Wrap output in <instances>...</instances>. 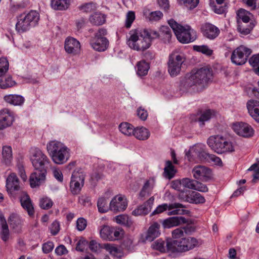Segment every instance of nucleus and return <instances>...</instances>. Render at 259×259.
<instances>
[{
	"label": "nucleus",
	"mask_w": 259,
	"mask_h": 259,
	"mask_svg": "<svg viewBox=\"0 0 259 259\" xmlns=\"http://www.w3.org/2000/svg\"><path fill=\"white\" fill-rule=\"evenodd\" d=\"M181 181L184 189H185L184 188H185L190 189H193V188H195V181L189 178H183L181 179Z\"/></svg>",
	"instance_id": "603ef678"
},
{
	"label": "nucleus",
	"mask_w": 259,
	"mask_h": 259,
	"mask_svg": "<svg viewBox=\"0 0 259 259\" xmlns=\"http://www.w3.org/2000/svg\"><path fill=\"white\" fill-rule=\"evenodd\" d=\"M251 53L252 51L250 48L241 45L233 51L231 60L233 64L236 65H242L246 62Z\"/></svg>",
	"instance_id": "9b49d317"
},
{
	"label": "nucleus",
	"mask_w": 259,
	"mask_h": 259,
	"mask_svg": "<svg viewBox=\"0 0 259 259\" xmlns=\"http://www.w3.org/2000/svg\"><path fill=\"white\" fill-rule=\"evenodd\" d=\"M4 99L7 103L14 106H21L24 102V98L19 95H8L4 97Z\"/></svg>",
	"instance_id": "7c9ffc66"
},
{
	"label": "nucleus",
	"mask_w": 259,
	"mask_h": 259,
	"mask_svg": "<svg viewBox=\"0 0 259 259\" xmlns=\"http://www.w3.org/2000/svg\"><path fill=\"white\" fill-rule=\"evenodd\" d=\"M30 159L35 169H48L47 157L39 149L32 150Z\"/></svg>",
	"instance_id": "f8f14e48"
},
{
	"label": "nucleus",
	"mask_w": 259,
	"mask_h": 259,
	"mask_svg": "<svg viewBox=\"0 0 259 259\" xmlns=\"http://www.w3.org/2000/svg\"><path fill=\"white\" fill-rule=\"evenodd\" d=\"M149 68V64L145 60H142L137 64V73L140 76H145L147 74Z\"/></svg>",
	"instance_id": "c9c22d12"
},
{
	"label": "nucleus",
	"mask_w": 259,
	"mask_h": 259,
	"mask_svg": "<svg viewBox=\"0 0 259 259\" xmlns=\"http://www.w3.org/2000/svg\"><path fill=\"white\" fill-rule=\"evenodd\" d=\"M195 179L203 181H207L211 177V172L210 169L205 166L197 165L192 171Z\"/></svg>",
	"instance_id": "a211bd4d"
},
{
	"label": "nucleus",
	"mask_w": 259,
	"mask_h": 259,
	"mask_svg": "<svg viewBox=\"0 0 259 259\" xmlns=\"http://www.w3.org/2000/svg\"><path fill=\"white\" fill-rule=\"evenodd\" d=\"M254 25L253 23H250L247 27L242 25L241 24H238V30L243 35L249 34L253 28Z\"/></svg>",
	"instance_id": "3c124183"
},
{
	"label": "nucleus",
	"mask_w": 259,
	"mask_h": 259,
	"mask_svg": "<svg viewBox=\"0 0 259 259\" xmlns=\"http://www.w3.org/2000/svg\"><path fill=\"white\" fill-rule=\"evenodd\" d=\"M9 66V62L6 58H0V77L5 74L8 71Z\"/></svg>",
	"instance_id": "de8ad7c7"
},
{
	"label": "nucleus",
	"mask_w": 259,
	"mask_h": 259,
	"mask_svg": "<svg viewBox=\"0 0 259 259\" xmlns=\"http://www.w3.org/2000/svg\"><path fill=\"white\" fill-rule=\"evenodd\" d=\"M180 193L178 195V198L183 201L188 202L189 200L191 192L185 189H183L179 191Z\"/></svg>",
	"instance_id": "864d4df0"
},
{
	"label": "nucleus",
	"mask_w": 259,
	"mask_h": 259,
	"mask_svg": "<svg viewBox=\"0 0 259 259\" xmlns=\"http://www.w3.org/2000/svg\"><path fill=\"white\" fill-rule=\"evenodd\" d=\"M135 19V14L133 11H129L126 14L125 26L130 28Z\"/></svg>",
	"instance_id": "4d7b16f0"
},
{
	"label": "nucleus",
	"mask_w": 259,
	"mask_h": 259,
	"mask_svg": "<svg viewBox=\"0 0 259 259\" xmlns=\"http://www.w3.org/2000/svg\"><path fill=\"white\" fill-rule=\"evenodd\" d=\"M47 169H35V171L31 174L29 178L30 185L31 188H35L41 185L45 182Z\"/></svg>",
	"instance_id": "f3484780"
},
{
	"label": "nucleus",
	"mask_w": 259,
	"mask_h": 259,
	"mask_svg": "<svg viewBox=\"0 0 259 259\" xmlns=\"http://www.w3.org/2000/svg\"><path fill=\"white\" fill-rule=\"evenodd\" d=\"M203 35L209 39L215 38L220 34V29L214 25L206 23L201 26Z\"/></svg>",
	"instance_id": "6ab92c4d"
},
{
	"label": "nucleus",
	"mask_w": 259,
	"mask_h": 259,
	"mask_svg": "<svg viewBox=\"0 0 259 259\" xmlns=\"http://www.w3.org/2000/svg\"><path fill=\"white\" fill-rule=\"evenodd\" d=\"M133 135L139 140H146L149 138L150 134L148 129L141 126L134 128Z\"/></svg>",
	"instance_id": "2f4dec72"
},
{
	"label": "nucleus",
	"mask_w": 259,
	"mask_h": 259,
	"mask_svg": "<svg viewBox=\"0 0 259 259\" xmlns=\"http://www.w3.org/2000/svg\"><path fill=\"white\" fill-rule=\"evenodd\" d=\"M187 223V220L184 217H172L164 220L162 225L164 228H170Z\"/></svg>",
	"instance_id": "393cba45"
},
{
	"label": "nucleus",
	"mask_w": 259,
	"mask_h": 259,
	"mask_svg": "<svg viewBox=\"0 0 259 259\" xmlns=\"http://www.w3.org/2000/svg\"><path fill=\"white\" fill-rule=\"evenodd\" d=\"M207 143L213 151L218 154L231 153L235 151L233 143L222 136H211L208 139Z\"/></svg>",
	"instance_id": "0eeeda50"
},
{
	"label": "nucleus",
	"mask_w": 259,
	"mask_h": 259,
	"mask_svg": "<svg viewBox=\"0 0 259 259\" xmlns=\"http://www.w3.org/2000/svg\"><path fill=\"white\" fill-rule=\"evenodd\" d=\"M194 188L193 190L202 192H206L208 190V188L205 185L197 181H195Z\"/></svg>",
	"instance_id": "69168bd1"
},
{
	"label": "nucleus",
	"mask_w": 259,
	"mask_h": 259,
	"mask_svg": "<svg viewBox=\"0 0 259 259\" xmlns=\"http://www.w3.org/2000/svg\"><path fill=\"white\" fill-rule=\"evenodd\" d=\"M87 225V221L82 218L78 219L76 221V228L79 231H82L85 229Z\"/></svg>",
	"instance_id": "052dcab7"
},
{
	"label": "nucleus",
	"mask_w": 259,
	"mask_h": 259,
	"mask_svg": "<svg viewBox=\"0 0 259 259\" xmlns=\"http://www.w3.org/2000/svg\"><path fill=\"white\" fill-rule=\"evenodd\" d=\"M16 84L15 81L12 80L11 77L9 76L5 78V79H1L0 80V88L5 89L13 87Z\"/></svg>",
	"instance_id": "49530a36"
},
{
	"label": "nucleus",
	"mask_w": 259,
	"mask_h": 259,
	"mask_svg": "<svg viewBox=\"0 0 259 259\" xmlns=\"http://www.w3.org/2000/svg\"><path fill=\"white\" fill-rule=\"evenodd\" d=\"M21 205L23 208L27 211L28 214L30 216H33L34 213V207L32 201L25 191H22L19 197Z\"/></svg>",
	"instance_id": "aec40b11"
},
{
	"label": "nucleus",
	"mask_w": 259,
	"mask_h": 259,
	"mask_svg": "<svg viewBox=\"0 0 259 259\" xmlns=\"http://www.w3.org/2000/svg\"><path fill=\"white\" fill-rule=\"evenodd\" d=\"M160 225L157 223H154L149 228L146 236V240L151 242L155 238L160 235Z\"/></svg>",
	"instance_id": "c756f323"
},
{
	"label": "nucleus",
	"mask_w": 259,
	"mask_h": 259,
	"mask_svg": "<svg viewBox=\"0 0 259 259\" xmlns=\"http://www.w3.org/2000/svg\"><path fill=\"white\" fill-rule=\"evenodd\" d=\"M107 30L104 28H100L95 33L94 37L90 41L92 48L98 52L106 51L109 46V41L105 36L107 34Z\"/></svg>",
	"instance_id": "1a4fd4ad"
},
{
	"label": "nucleus",
	"mask_w": 259,
	"mask_h": 259,
	"mask_svg": "<svg viewBox=\"0 0 259 259\" xmlns=\"http://www.w3.org/2000/svg\"><path fill=\"white\" fill-rule=\"evenodd\" d=\"M88 245V242L84 239L81 238L77 243L76 250L79 251H83Z\"/></svg>",
	"instance_id": "bf43d9fd"
},
{
	"label": "nucleus",
	"mask_w": 259,
	"mask_h": 259,
	"mask_svg": "<svg viewBox=\"0 0 259 259\" xmlns=\"http://www.w3.org/2000/svg\"><path fill=\"white\" fill-rule=\"evenodd\" d=\"M50 150L53 161L57 164H63L69 159L70 150L63 143L53 141L50 142Z\"/></svg>",
	"instance_id": "39448f33"
},
{
	"label": "nucleus",
	"mask_w": 259,
	"mask_h": 259,
	"mask_svg": "<svg viewBox=\"0 0 259 259\" xmlns=\"http://www.w3.org/2000/svg\"><path fill=\"white\" fill-rule=\"evenodd\" d=\"M9 229L7 224L2 226V239L4 241H7L9 238Z\"/></svg>",
	"instance_id": "13d9d810"
},
{
	"label": "nucleus",
	"mask_w": 259,
	"mask_h": 259,
	"mask_svg": "<svg viewBox=\"0 0 259 259\" xmlns=\"http://www.w3.org/2000/svg\"><path fill=\"white\" fill-rule=\"evenodd\" d=\"M100 236L104 240H113V228L108 226H104L100 231Z\"/></svg>",
	"instance_id": "4c0bfd02"
},
{
	"label": "nucleus",
	"mask_w": 259,
	"mask_h": 259,
	"mask_svg": "<svg viewBox=\"0 0 259 259\" xmlns=\"http://www.w3.org/2000/svg\"><path fill=\"white\" fill-rule=\"evenodd\" d=\"M170 187L174 190L178 191H181L183 189L181 180H176L172 181L170 183Z\"/></svg>",
	"instance_id": "680f3d73"
},
{
	"label": "nucleus",
	"mask_w": 259,
	"mask_h": 259,
	"mask_svg": "<svg viewBox=\"0 0 259 259\" xmlns=\"http://www.w3.org/2000/svg\"><path fill=\"white\" fill-rule=\"evenodd\" d=\"M152 247L154 249L159 250L161 252H164L167 250L168 251H170L168 250L167 245L165 246L164 241L161 239H158L152 244Z\"/></svg>",
	"instance_id": "c03bdc74"
},
{
	"label": "nucleus",
	"mask_w": 259,
	"mask_h": 259,
	"mask_svg": "<svg viewBox=\"0 0 259 259\" xmlns=\"http://www.w3.org/2000/svg\"><path fill=\"white\" fill-rule=\"evenodd\" d=\"M127 206V201L125 197L121 195H117L111 200L109 208L114 212H118L124 211Z\"/></svg>",
	"instance_id": "4468645a"
},
{
	"label": "nucleus",
	"mask_w": 259,
	"mask_h": 259,
	"mask_svg": "<svg viewBox=\"0 0 259 259\" xmlns=\"http://www.w3.org/2000/svg\"><path fill=\"white\" fill-rule=\"evenodd\" d=\"M183 236H184L183 229H182L181 228L176 229L172 232V239L167 240V242L168 241H170L171 240H181V238Z\"/></svg>",
	"instance_id": "5fc2aeb1"
},
{
	"label": "nucleus",
	"mask_w": 259,
	"mask_h": 259,
	"mask_svg": "<svg viewBox=\"0 0 259 259\" xmlns=\"http://www.w3.org/2000/svg\"><path fill=\"white\" fill-rule=\"evenodd\" d=\"M212 75L211 70L207 67L193 70L190 74L186 75L184 86L187 89L192 88L197 91H201L205 88Z\"/></svg>",
	"instance_id": "f257e3e1"
},
{
	"label": "nucleus",
	"mask_w": 259,
	"mask_h": 259,
	"mask_svg": "<svg viewBox=\"0 0 259 259\" xmlns=\"http://www.w3.org/2000/svg\"><path fill=\"white\" fill-rule=\"evenodd\" d=\"M232 128L237 135L245 138L252 137L254 134V130L252 127L246 123L237 122L234 123Z\"/></svg>",
	"instance_id": "2eb2a0df"
},
{
	"label": "nucleus",
	"mask_w": 259,
	"mask_h": 259,
	"mask_svg": "<svg viewBox=\"0 0 259 259\" xmlns=\"http://www.w3.org/2000/svg\"><path fill=\"white\" fill-rule=\"evenodd\" d=\"M164 174L165 177L169 179H171L175 174L174 167L170 161H168L166 163V166L164 168Z\"/></svg>",
	"instance_id": "a18cd8bd"
},
{
	"label": "nucleus",
	"mask_w": 259,
	"mask_h": 259,
	"mask_svg": "<svg viewBox=\"0 0 259 259\" xmlns=\"http://www.w3.org/2000/svg\"><path fill=\"white\" fill-rule=\"evenodd\" d=\"M189 197L188 202L190 203L200 204L204 203L205 202L204 197L201 194L195 191L191 192Z\"/></svg>",
	"instance_id": "a19ab883"
},
{
	"label": "nucleus",
	"mask_w": 259,
	"mask_h": 259,
	"mask_svg": "<svg viewBox=\"0 0 259 259\" xmlns=\"http://www.w3.org/2000/svg\"><path fill=\"white\" fill-rule=\"evenodd\" d=\"M249 64L253 67H256L259 65V53L253 55L249 60Z\"/></svg>",
	"instance_id": "774afa93"
},
{
	"label": "nucleus",
	"mask_w": 259,
	"mask_h": 259,
	"mask_svg": "<svg viewBox=\"0 0 259 259\" xmlns=\"http://www.w3.org/2000/svg\"><path fill=\"white\" fill-rule=\"evenodd\" d=\"M119 130L123 135L131 136L133 135L134 126L128 122H122L119 125Z\"/></svg>",
	"instance_id": "ea45409f"
},
{
	"label": "nucleus",
	"mask_w": 259,
	"mask_h": 259,
	"mask_svg": "<svg viewBox=\"0 0 259 259\" xmlns=\"http://www.w3.org/2000/svg\"><path fill=\"white\" fill-rule=\"evenodd\" d=\"M39 19V15L36 11H31L27 14H22L17 17L16 24V30L24 32L34 27Z\"/></svg>",
	"instance_id": "423d86ee"
},
{
	"label": "nucleus",
	"mask_w": 259,
	"mask_h": 259,
	"mask_svg": "<svg viewBox=\"0 0 259 259\" xmlns=\"http://www.w3.org/2000/svg\"><path fill=\"white\" fill-rule=\"evenodd\" d=\"M155 186V181L153 179H150L146 181L139 193V197L143 199L145 197L149 196Z\"/></svg>",
	"instance_id": "cd10ccee"
},
{
	"label": "nucleus",
	"mask_w": 259,
	"mask_h": 259,
	"mask_svg": "<svg viewBox=\"0 0 259 259\" xmlns=\"http://www.w3.org/2000/svg\"><path fill=\"white\" fill-rule=\"evenodd\" d=\"M193 49L195 51L201 52L207 56H210L213 53V51L208 46L205 45L194 46Z\"/></svg>",
	"instance_id": "09e8293b"
},
{
	"label": "nucleus",
	"mask_w": 259,
	"mask_h": 259,
	"mask_svg": "<svg viewBox=\"0 0 259 259\" xmlns=\"http://www.w3.org/2000/svg\"><path fill=\"white\" fill-rule=\"evenodd\" d=\"M14 121V114L9 109L4 108L0 110V130L11 126Z\"/></svg>",
	"instance_id": "dca6fc26"
},
{
	"label": "nucleus",
	"mask_w": 259,
	"mask_h": 259,
	"mask_svg": "<svg viewBox=\"0 0 259 259\" xmlns=\"http://www.w3.org/2000/svg\"><path fill=\"white\" fill-rule=\"evenodd\" d=\"M199 240L194 237L182 238L181 240H171L167 242V247L171 252L189 251L200 245Z\"/></svg>",
	"instance_id": "20e7f679"
},
{
	"label": "nucleus",
	"mask_w": 259,
	"mask_h": 259,
	"mask_svg": "<svg viewBox=\"0 0 259 259\" xmlns=\"http://www.w3.org/2000/svg\"><path fill=\"white\" fill-rule=\"evenodd\" d=\"M154 198L150 197L142 205L138 206L132 211V214L135 216L143 215L147 214L151 210L153 204Z\"/></svg>",
	"instance_id": "5701e85b"
},
{
	"label": "nucleus",
	"mask_w": 259,
	"mask_h": 259,
	"mask_svg": "<svg viewBox=\"0 0 259 259\" xmlns=\"http://www.w3.org/2000/svg\"><path fill=\"white\" fill-rule=\"evenodd\" d=\"M70 4L71 0H51V7L56 10H66Z\"/></svg>",
	"instance_id": "473e14b6"
},
{
	"label": "nucleus",
	"mask_w": 259,
	"mask_h": 259,
	"mask_svg": "<svg viewBox=\"0 0 259 259\" xmlns=\"http://www.w3.org/2000/svg\"><path fill=\"white\" fill-rule=\"evenodd\" d=\"M85 175L82 171H74L70 182V188L72 194L76 195L80 193L84 185Z\"/></svg>",
	"instance_id": "ddd939ff"
},
{
	"label": "nucleus",
	"mask_w": 259,
	"mask_h": 259,
	"mask_svg": "<svg viewBox=\"0 0 259 259\" xmlns=\"http://www.w3.org/2000/svg\"><path fill=\"white\" fill-rule=\"evenodd\" d=\"M106 21V17L100 13H96L92 15L90 17V22L95 25H101Z\"/></svg>",
	"instance_id": "58836bf2"
},
{
	"label": "nucleus",
	"mask_w": 259,
	"mask_h": 259,
	"mask_svg": "<svg viewBox=\"0 0 259 259\" xmlns=\"http://www.w3.org/2000/svg\"><path fill=\"white\" fill-rule=\"evenodd\" d=\"M79 202L84 206H91V197L86 195H82L79 197Z\"/></svg>",
	"instance_id": "338daca9"
},
{
	"label": "nucleus",
	"mask_w": 259,
	"mask_h": 259,
	"mask_svg": "<svg viewBox=\"0 0 259 259\" xmlns=\"http://www.w3.org/2000/svg\"><path fill=\"white\" fill-rule=\"evenodd\" d=\"M3 161L6 165H10L13 160L12 150L10 146H5L2 150Z\"/></svg>",
	"instance_id": "f704fd0d"
},
{
	"label": "nucleus",
	"mask_w": 259,
	"mask_h": 259,
	"mask_svg": "<svg viewBox=\"0 0 259 259\" xmlns=\"http://www.w3.org/2000/svg\"><path fill=\"white\" fill-rule=\"evenodd\" d=\"M6 188L9 193L12 194L20 189L19 179L14 172L11 173L6 180Z\"/></svg>",
	"instance_id": "412c9836"
},
{
	"label": "nucleus",
	"mask_w": 259,
	"mask_h": 259,
	"mask_svg": "<svg viewBox=\"0 0 259 259\" xmlns=\"http://www.w3.org/2000/svg\"><path fill=\"white\" fill-rule=\"evenodd\" d=\"M205 146L202 144L195 145L191 150V152L195 155L197 156L200 160L209 161V157L211 154L206 152L204 150Z\"/></svg>",
	"instance_id": "c85d7f7f"
},
{
	"label": "nucleus",
	"mask_w": 259,
	"mask_h": 259,
	"mask_svg": "<svg viewBox=\"0 0 259 259\" xmlns=\"http://www.w3.org/2000/svg\"><path fill=\"white\" fill-rule=\"evenodd\" d=\"M185 61V58L183 55L172 53L169 55L168 72L171 77H175L180 74L182 65Z\"/></svg>",
	"instance_id": "9d476101"
},
{
	"label": "nucleus",
	"mask_w": 259,
	"mask_h": 259,
	"mask_svg": "<svg viewBox=\"0 0 259 259\" xmlns=\"http://www.w3.org/2000/svg\"><path fill=\"white\" fill-rule=\"evenodd\" d=\"M97 207L99 211L101 213H105L110 209L109 206H108L107 200L104 197H100L98 199Z\"/></svg>",
	"instance_id": "37998d69"
},
{
	"label": "nucleus",
	"mask_w": 259,
	"mask_h": 259,
	"mask_svg": "<svg viewBox=\"0 0 259 259\" xmlns=\"http://www.w3.org/2000/svg\"><path fill=\"white\" fill-rule=\"evenodd\" d=\"M128 34L127 44L130 48L137 51H144L150 47L147 30L133 29Z\"/></svg>",
	"instance_id": "f03ea898"
},
{
	"label": "nucleus",
	"mask_w": 259,
	"mask_h": 259,
	"mask_svg": "<svg viewBox=\"0 0 259 259\" xmlns=\"http://www.w3.org/2000/svg\"><path fill=\"white\" fill-rule=\"evenodd\" d=\"M185 205L180 203H163L159 205L152 212V215L160 214L168 210V215H182L188 214L189 211L184 208Z\"/></svg>",
	"instance_id": "6e6552de"
},
{
	"label": "nucleus",
	"mask_w": 259,
	"mask_h": 259,
	"mask_svg": "<svg viewBox=\"0 0 259 259\" xmlns=\"http://www.w3.org/2000/svg\"><path fill=\"white\" fill-rule=\"evenodd\" d=\"M160 37L163 39L164 42H168L171 37L170 29L166 26H162L160 28Z\"/></svg>",
	"instance_id": "79ce46f5"
},
{
	"label": "nucleus",
	"mask_w": 259,
	"mask_h": 259,
	"mask_svg": "<svg viewBox=\"0 0 259 259\" xmlns=\"http://www.w3.org/2000/svg\"><path fill=\"white\" fill-rule=\"evenodd\" d=\"M251 14L243 9H239L237 13L238 24H240V21L245 23H247L250 20Z\"/></svg>",
	"instance_id": "e433bc0d"
},
{
	"label": "nucleus",
	"mask_w": 259,
	"mask_h": 259,
	"mask_svg": "<svg viewBox=\"0 0 259 259\" xmlns=\"http://www.w3.org/2000/svg\"><path fill=\"white\" fill-rule=\"evenodd\" d=\"M53 174L54 178L59 182L62 183L63 181V176L61 170L56 168H53Z\"/></svg>",
	"instance_id": "0e129e2a"
},
{
	"label": "nucleus",
	"mask_w": 259,
	"mask_h": 259,
	"mask_svg": "<svg viewBox=\"0 0 259 259\" xmlns=\"http://www.w3.org/2000/svg\"><path fill=\"white\" fill-rule=\"evenodd\" d=\"M64 48L68 54H76L80 49V42L73 37H68L65 40Z\"/></svg>",
	"instance_id": "4be33fe9"
},
{
	"label": "nucleus",
	"mask_w": 259,
	"mask_h": 259,
	"mask_svg": "<svg viewBox=\"0 0 259 259\" xmlns=\"http://www.w3.org/2000/svg\"><path fill=\"white\" fill-rule=\"evenodd\" d=\"M103 248L113 256L120 257L122 256V252L120 247L116 245L111 243H105Z\"/></svg>",
	"instance_id": "72a5a7b5"
},
{
	"label": "nucleus",
	"mask_w": 259,
	"mask_h": 259,
	"mask_svg": "<svg viewBox=\"0 0 259 259\" xmlns=\"http://www.w3.org/2000/svg\"><path fill=\"white\" fill-rule=\"evenodd\" d=\"M96 8L95 5L93 3L85 4L80 7V9L84 12H91Z\"/></svg>",
	"instance_id": "e2e57ef3"
},
{
	"label": "nucleus",
	"mask_w": 259,
	"mask_h": 259,
	"mask_svg": "<svg viewBox=\"0 0 259 259\" xmlns=\"http://www.w3.org/2000/svg\"><path fill=\"white\" fill-rule=\"evenodd\" d=\"M168 23L180 42L188 44L194 41L196 39V32L190 26H183L174 19L168 20Z\"/></svg>",
	"instance_id": "7ed1b4c3"
},
{
	"label": "nucleus",
	"mask_w": 259,
	"mask_h": 259,
	"mask_svg": "<svg viewBox=\"0 0 259 259\" xmlns=\"http://www.w3.org/2000/svg\"><path fill=\"white\" fill-rule=\"evenodd\" d=\"M214 115V111L211 110H207L203 112L200 115L197 116H193L191 117L192 121L198 122L199 125L202 126L204 122L209 120Z\"/></svg>",
	"instance_id": "bb28decb"
},
{
	"label": "nucleus",
	"mask_w": 259,
	"mask_h": 259,
	"mask_svg": "<svg viewBox=\"0 0 259 259\" xmlns=\"http://www.w3.org/2000/svg\"><path fill=\"white\" fill-rule=\"evenodd\" d=\"M246 106L250 115L259 122V101L250 100L247 102Z\"/></svg>",
	"instance_id": "a878e982"
},
{
	"label": "nucleus",
	"mask_w": 259,
	"mask_h": 259,
	"mask_svg": "<svg viewBox=\"0 0 259 259\" xmlns=\"http://www.w3.org/2000/svg\"><path fill=\"white\" fill-rule=\"evenodd\" d=\"M181 4H184L190 9L195 8L199 3V0H179Z\"/></svg>",
	"instance_id": "6e6d98bb"
},
{
	"label": "nucleus",
	"mask_w": 259,
	"mask_h": 259,
	"mask_svg": "<svg viewBox=\"0 0 259 259\" xmlns=\"http://www.w3.org/2000/svg\"><path fill=\"white\" fill-rule=\"evenodd\" d=\"M9 224L13 231L17 233L21 232L23 226V221L17 214H11L9 217Z\"/></svg>",
	"instance_id": "b1692460"
},
{
	"label": "nucleus",
	"mask_w": 259,
	"mask_h": 259,
	"mask_svg": "<svg viewBox=\"0 0 259 259\" xmlns=\"http://www.w3.org/2000/svg\"><path fill=\"white\" fill-rule=\"evenodd\" d=\"M115 222L119 224L128 226L131 223L128 215L125 214H121L116 217Z\"/></svg>",
	"instance_id": "8fccbe9b"
}]
</instances>
